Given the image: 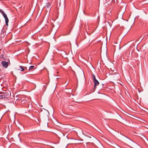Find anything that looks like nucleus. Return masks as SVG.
<instances>
[{
	"mask_svg": "<svg viewBox=\"0 0 148 148\" xmlns=\"http://www.w3.org/2000/svg\"><path fill=\"white\" fill-rule=\"evenodd\" d=\"M0 12L3 14L5 13L4 12L1 10V9H0Z\"/></svg>",
	"mask_w": 148,
	"mask_h": 148,
	"instance_id": "obj_11",
	"label": "nucleus"
},
{
	"mask_svg": "<svg viewBox=\"0 0 148 148\" xmlns=\"http://www.w3.org/2000/svg\"><path fill=\"white\" fill-rule=\"evenodd\" d=\"M51 6V4L50 3H46V5L45 6V7H47L48 8H49Z\"/></svg>",
	"mask_w": 148,
	"mask_h": 148,
	"instance_id": "obj_5",
	"label": "nucleus"
},
{
	"mask_svg": "<svg viewBox=\"0 0 148 148\" xmlns=\"http://www.w3.org/2000/svg\"><path fill=\"white\" fill-rule=\"evenodd\" d=\"M96 88H95L94 87V88L91 90V92H93L95 91Z\"/></svg>",
	"mask_w": 148,
	"mask_h": 148,
	"instance_id": "obj_10",
	"label": "nucleus"
},
{
	"mask_svg": "<svg viewBox=\"0 0 148 148\" xmlns=\"http://www.w3.org/2000/svg\"><path fill=\"white\" fill-rule=\"evenodd\" d=\"M5 96L4 95H0V99H3L5 98Z\"/></svg>",
	"mask_w": 148,
	"mask_h": 148,
	"instance_id": "obj_8",
	"label": "nucleus"
},
{
	"mask_svg": "<svg viewBox=\"0 0 148 148\" xmlns=\"http://www.w3.org/2000/svg\"><path fill=\"white\" fill-rule=\"evenodd\" d=\"M127 57H128V56H127Z\"/></svg>",
	"mask_w": 148,
	"mask_h": 148,
	"instance_id": "obj_13",
	"label": "nucleus"
},
{
	"mask_svg": "<svg viewBox=\"0 0 148 148\" xmlns=\"http://www.w3.org/2000/svg\"><path fill=\"white\" fill-rule=\"evenodd\" d=\"M128 53V51H127V52L126 53Z\"/></svg>",
	"mask_w": 148,
	"mask_h": 148,
	"instance_id": "obj_12",
	"label": "nucleus"
},
{
	"mask_svg": "<svg viewBox=\"0 0 148 148\" xmlns=\"http://www.w3.org/2000/svg\"><path fill=\"white\" fill-rule=\"evenodd\" d=\"M1 63L3 68H7L9 65V63L8 62L2 61L1 62Z\"/></svg>",
	"mask_w": 148,
	"mask_h": 148,
	"instance_id": "obj_1",
	"label": "nucleus"
},
{
	"mask_svg": "<svg viewBox=\"0 0 148 148\" xmlns=\"http://www.w3.org/2000/svg\"><path fill=\"white\" fill-rule=\"evenodd\" d=\"M3 16L5 18V22L6 24V25H8V23L9 22V20L8 18V17L7 16L6 14L5 13L3 14Z\"/></svg>",
	"mask_w": 148,
	"mask_h": 148,
	"instance_id": "obj_2",
	"label": "nucleus"
},
{
	"mask_svg": "<svg viewBox=\"0 0 148 148\" xmlns=\"http://www.w3.org/2000/svg\"><path fill=\"white\" fill-rule=\"evenodd\" d=\"M92 77L93 78V81L97 80V79H96L95 75L93 74H92Z\"/></svg>",
	"mask_w": 148,
	"mask_h": 148,
	"instance_id": "obj_7",
	"label": "nucleus"
},
{
	"mask_svg": "<svg viewBox=\"0 0 148 148\" xmlns=\"http://www.w3.org/2000/svg\"><path fill=\"white\" fill-rule=\"evenodd\" d=\"M19 67L22 69L21 70V71H24V69L23 67V66H19Z\"/></svg>",
	"mask_w": 148,
	"mask_h": 148,
	"instance_id": "obj_9",
	"label": "nucleus"
},
{
	"mask_svg": "<svg viewBox=\"0 0 148 148\" xmlns=\"http://www.w3.org/2000/svg\"><path fill=\"white\" fill-rule=\"evenodd\" d=\"M138 55V53L134 50H133L131 52V56L134 57H136Z\"/></svg>",
	"mask_w": 148,
	"mask_h": 148,
	"instance_id": "obj_3",
	"label": "nucleus"
},
{
	"mask_svg": "<svg viewBox=\"0 0 148 148\" xmlns=\"http://www.w3.org/2000/svg\"><path fill=\"white\" fill-rule=\"evenodd\" d=\"M93 82L94 84V86L95 88H96V86H98V85L99 84V82L97 79L95 81H93Z\"/></svg>",
	"mask_w": 148,
	"mask_h": 148,
	"instance_id": "obj_4",
	"label": "nucleus"
},
{
	"mask_svg": "<svg viewBox=\"0 0 148 148\" xmlns=\"http://www.w3.org/2000/svg\"><path fill=\"white\" fill-rule=\"evenodd\" d=\"M34 67V66H31L29 67V70H31L32 69H33Z\"/></svg>",
	"mask_w": 148,
	"mask_h": 148,
	"instance_id": "obj_6",
	"label": "nucleus"
}]
</instances>
